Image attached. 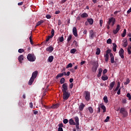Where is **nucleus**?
Wrapping results in <instances>:
<instances>
[{
	"label": "nucleus",
	"mask_w": 131,
	"mask_h": 131,
	"mask_svg": "<svg viewBox=\"0 0 131 131\" xmlns=\"http://www.w3.org/2000/svg\"><path fill=\"white\" fill-rule=\"evenodd\" d=\"M92 64L93 67L92 68V70L93 72H96V71H97V69H98V68L99 67V63H97L95 61H92Z\"/></svg>",
	"instance_id": "39448f33"
},
{
	"label": "nucleus",
	"mask_w": 131,
	"mask_h": 131,
	"mask_svg": "<svg viewBox=\"0 0 131 131\" xmlns=\"http://www.w3.org/2000/svg\"><path fill=\"white\" fill-rule=\"evenodd\" d=\"M89 111L90 112V113L92 114L94 112V110L93 109V107H92V106H90L88 107Z\"/></svg>",
	"instance_id": "473e14b6"
},
{
	"label": "nucleus",
	"mask_w": 131,
	"mask_h": 131,
	"mask_svg": "<svg viewBox=\"0 0 131 131\" xmlns=\"http://www.w3.org/2000/svg\"><path fill=\"white\" fill-rule=\"evenodd\" d=\"M106 43L108 45H111V43H112V40H111V38H109L107 40Z\"/></svg>",
	"instance_id": "ea45409f"
},
{
	"label": "nucleus",
	"mask_w": 131,
	"mask_h": 131,
	"mask_svg": "<svg viewBox=\"0 0 131 131\" xmlns=\"http://www.w3.org/2000/svg\"><path fill=\"white\" fill-rule=\"evenodd\" d=\"M103 101L104 103H105L106 104H107V103H109V100H108V97H107V96H105L103 97Z\"/></svg>",
	"instance_id": "b1692460"
},
{
	"label": "nucleus",
	"mask_w": 131,
	"mask_h": 131,
	"mask_svg": "<svg viewBox=\"0 0 131 131\" xmlns=\"http://www.w3.org/2000/svg\"><path fill=\"white\" fill-rule=\"evenodd\" d=\"M22 5H23V2L18 3V6H22Z\"/></svg>",
	"instance_id": "774afa93"
},
{
	"label": "nucleus",
	"mask_w": 131,
	"mask_h": 131,
	"mask_svg": "<svg viewBox=\"0 0 131 131\" xmlns=\"http://www.w3.org/2000/svg\"><path fill=\"white\" fill-rule=\"evenodd\" d=\"M105 61L106 62H108V60H109V54L104 55Z\"/></svg>",
	"instance_id": "2f4dec72"
},
{
	"label": "nucleus",
	"mask_w": 131,
	"mask_h": 131,
	"mask_svg": "<svg viewBox=\"0 0 131 131\" xmlns=\"http://www.w3.org/2000/svg\"><path fill=\"white\" fill-rule=\"evenodd\" d=\"M81 18H88L89 17V14L88 13L84 12L80 15Z\"/></svg>",
	"instance_id": "a211bd4d"
},
{
	"label": "nucleus",
	"mask_w": 131,
	"mask_h": 131,
	"mask_svg": "<svg viewBox=\"0 0 131 131\" xmlns=\"http://www.w3.org/2000/svg\"><path fill=\"white\" fill-rule=\"evenodd\" d=\"M111 62L112 64H113V63H114V57H111Z\"/></svg>",
	"instance_id": "864d4df0"
},
{
	"label": "nucleus",
	"mask_w": 131,
	"mask_h": 131,
	"mask_svg": "<svg viewBox=\"0 0 131 131\" xmlns=\"http://www.w3.org/2000/svg\"><path fill=\"white\" fill-rule=\"evenodd\" d=\"M54 60V56H50L48 58V61L50 62V63H52L53 62V60Z\"/></svg>",
	"instance_id": "c85d7f7f"
},
{
	"label": "nucleus",
	"mask_w": 131,
	"mask_h": 131,
	"mask_svg": "<svg viewBox=\"0 0 131 131\" xmlns=\"http://www.w3.org/2000/svg\"><path fill=\"white\" fill-rule=\"evenodd\" d=\"M102 72H103V69H102V68H100L99 69L98 74H97V77H101V75H102Z\"/></svg>",
	"instance_id": "aec40b11"
},
{
	"label": "nucleus",
	"mask_w": 131,
	"mask_h": 131,
	"mask_svg": "<svg viewBox=\"0 0 131 131\" xmlns=\"http://www.w3.org/2000/svg\"><path fill=\"white\" fill-rule=\"evenodd\" d=\"M115 23H116V19L113 17H112L108 18L107 24H108V25H111V26L113 27L115 25Z\"/></svg>",
	"instance_id": "7ed1b4c3"
},
{
	"label": "nucleus",
	"mask_w": 131,
	"mask_h": 131,
	"mask_svg": "<svg viewBox=\"0 0 131 131\" xmlns=\"http://www.w3.org/2000/svg\"><path fill=\"white\" fill-rule=\"evenodd\" d=\"M76 127L77 131H80V128H79V124H76Z\"/></svg>",
	"instance_id": "c03bdc74"
},
{
	"label": "nucleus",
	"mask_w": 131,
	"mask_h": 131,
	"mask_svg": "<svg viewBox=\"0 0 131 131\" xmlns=\"http://www.w3.org/2000/svg\"><path fill=\"white\" fill-rule=\"evenodd\" d=\"M24 49H19L18 50V53H20V54L22 53H24Z\"/></svg>",
	"instance_id": "603ef678"
},
{
	"label": "nucleus",
	"mask_w": 131,
	"mask_h": 131,
	"mask_svg": "<svg viewBox=\"0 0 131 131\" xmlns=\"http://www.w3.org/2000/svg\"><path fill=\"white\" fill-rule=\"evenodd\" d=\"M43 22H44V21L42 20H40V21H38L35 26V28H36V27H37V26H39V25H41V24H42V23H43Z\"/></svg>",
	"instance_id": "393cba45"
},
{
	"label": "nucleus",
	"mask_w": 131,
	"mask_h": 131,
	"mask_svg": "<svg viewBox=\"0 0 131 131\" xmlns=\"http://www.w3.org/2000/svg\"><path fill=\"white\" fill-rule=\"evenodd\" d=\"M101 79L102 80H104V81H105V80H108V76H102L101 77Z\"/></svg>",
	"instance_id": "c9c22d12"
},
{
	"label": "nucleus",
	"mask_w": 131,
	"mask_h": 131,
	"mask_svg": "<svg viewBox=\"0 0 131 131\" xmlns=\"http://www.w3.org/2000/svg\"><path fill=\"white\" fill-rule=\"evenodd\" d=\"M46 51L47 52H49L50 53H52V52L54 51V47H52V46H50L49 47H48L46 49Z\"/></svg>",
	"instance_id": "ddd939ff"
},
{
	"label": "nucleus",
	"mask_w": 131,
	"mask_h": 131,
	"mask_svg": "<svg viewBox=\"0 0 131 131\" xmlns=\"http://www.w3.org/2000/svg\"><path fill=\"white\" fill-rule=\"evenodd\" d=\"M124 42L123 43V46L124 48H126L127 47V39H124L123 40Z\"/></svg>",
	"instance_id": "bb28decb"
},
{
	"label": "nucleus",
	"mask_w": 131,
	"mask_h": 131,
	"mask_svg": "<svg viewBox=\"0 0 131 131\" xmlns=\"http://www.w3.org/2000/svg\"><path fill=\"white\" fill-rule=\"evenodd\" d=\"M89 36L91 39H94L95 36V33L93 30L90 31Z\"/></svg>",
	"instance_id": "9d476101"
},
{
	"label": "nucleus",
	"mask_w": 131,
	"mask_h": 131,
	"mask_svg": "<svg viewBox=\"0 0 131 131\" xmlns=\"http://www.w3.org/2000/svg\"><path fill=\"white\" fill-rule=\"evenodd\" d=\"M87 21L90 25H93V24H94V19H93V18H88Z\"/></svg>",
	"instance_id": "6ab92c4d"
},
{
	"label": "nucleus",
	"mask_w": 131,
	"mask_h": 131,
	"mask_svg": "<svg viewBox=\"0 0 131 131\" xmlns=\"http://www.w3.org/2000/svg\"><path fill=\"white\" fill-rule=\"evenodd\" d=\"M46 18L47 19H51L52 18V16L50 14H48L46 15Z\"/></svg>",
	"instance_id": "5fc2aeb1"
},
{
	"label": "nucleus",
	"mask_w": 131,
	"mask_h": 131,
	"mask_svg": "<svg viewBox=\"0 0 131 131\" xmlns=\"http://www.w3.org/2000/svg\"><path fill=\"white\" fill-rule=\"evenodd\" d=\"M38 74V71H35V72H33L31 77L35 79Z\"/></svg>",
	"instance_id": "f8f14e48"
},
{
	"label": "nucleus",
	"mask_w": 131,
	"mask_h": 131,
	"mask_svg": "<svg viewBox=\"0 0 131 131\" xmlns=\"http://www.w3.org/2000/svg\"><path fill=\"white\" fill-rule=\"evenodd\" d=\"M62 76H63V74L60 73V74H58L56 76V79H58V78H59L60 77H62Z\"/></svg>",
	"instance_id": "a19ab883"
},
{
	"label": "nucleus",
	"mask_w": 131,
	"mask_h": 131,
	"mask_svg": "<svg viewBox=\"0 0 131 131\" xmlns=\"http://www.w3.org/2000/svg\"><path fill=\"white\" fill-rule=\"evenodd\" d=\"M130 80L129 78H127L126 81L124 83V84H128V83L130 82Z\"/></svg>",
	"instance_id": "37998d69"
},
{
	"label": "nucleus",
	"mask_w": 131,
	"mask_h": 131,
	"mask_svg": "<svg viewBox=\"0 0 131 131\" xmlns=\"http://www.w3.org/2000/svg\"><path fill=\"white\" fill-rule=\"evenodd\" d=\"M109 119H110V117H106V118L104 120V122H108V121H109Z\"/></svg>",
	"instance_id": "8fccbe9b"
},
{
	"label": "nucleus",
	"mask_w": 131,
	"mask_h": 131,
	"mask_svg": "<svg viewBox=\"0 0 131 131\" xmlns=\"http://www.w3.org/2000/svg\"><path fill=\"white\" fill-rule=\"evenodd\" d=\"M18 61L20 62V63H22V61L24 60V56H23V55H20L18 57Z\"/></svg>",
	"instance_id": "f3484780"
},
{
	"label": "nucleus",
	"mask_w": 131,
	"mask_h": 131,
	"mask_svg": "<svg viewBox=\"0 0 131 131\" xmlns=\"http://www.w3.org/2000/svg\"><path fill=\"white\" fill-rule=\"evenodd\" d=\"M113 51L114 52H116V48H117V45H116L115 43H113Z\"/></svg>",
	"instance_id": "7c9ffc66"
},
{
	"label": "nucleus",
	"mask_w": 131,
	"mask_h": 131,
	"mask_svg": "<svg viewBox=\"0 0 131 131\" xmlns=\"http://www.w3.org/2000/svg\"><path fill=\"white\" fill-rule=\"evenodd\" d=\"M107 72V69H104L103 71V74H106V73Z\"/></svg>",
	"instance_id": "e2e57ef3"
},
{
	"label": "nucleus",
	"mask_w": 131,
	"mask_h": 131,
	"mask_svg": "<svg viewBox=\"0 0 131 131\" xmlns=\"http://www.w3.org/2000/svg\"><path fill=\"white\" fill-rule=\"evenodd\" d=\"M55 34V30L53 29L51 30V35L48 36L46 38V41H49L50 38H53Z\"/></svg>",
	"instance_id": "0eeeda50"
},
{
	"label": "nucleus",
	"mask_w": 131,
	"mask_h": 131,
	"mask_svg": "<svg viewBox=\"0 0 131 131\" xmlns=\"http://www.w3.org/2000/svg\"><path fill=\"white\" fill-rule=\"evenodd\" d=\"M68 84L67 83H64L62 85V92H63V96L62 98L63 100H68L69 97H70V93L68 92Z\"/></svg>",
	"instance_id": "f257e3e1"
},
{
	"label": "nucleus",
	"mask_w": 131,
	"mask_h": 131,
	"mask_svg": "<svg viewBox=\"0 0 131 131\" xmlns=\"http://www.w3.org/2000/svg\"><path fill=\"white\" fill-rule=\"evenodd\" d=\"M74 119L76 124H79V118H78V117H75Z\"/></svg>",
	"instance_id": "cd10ccee"
},
{
	"label": "nucleus",
	"mask_w": 131,
	"mask_h": 131,
	"mask_svg": "<svg viewBox=\"0 0 131 131\" xmlns=\"http://www.w3.org/2000/svg\"><path fill=\"white\" fill-rule=\"evenodd\" d=\"M69 88H70V89H72V88H73V83H71L70 84Z\"/></svg>",
	"instance_id": "680f3d73"
},
{
	"label": "nucleus",
	"mask_w": 131,
	"mask_h": 131,
	"mask_svg": "<svg viewBox=\"0 0 131 131\" xmlns=\"http://www.w3.org/2000/svg\"><path fill=\"white\" fill-rule=\"evenodd\" d=\"M100 53H101V50H100V49L99 48H97L96 54L100 55Z\"/></svg>",
	"instance_id": "72a5a7b5"
},
{
	"label": "nucleus",
	"mask_w": 131,
	"mask_h": 131,
	"mask_svg": "<svg viewBox=\"0 0 131 131\" xmlns=\"http://www.w3.org/2000/svg\"><path fill=\"white\" fill-rule=\"evenodd\" d=\"M124 53V50H123V49L122 48H121L119 51V55L122 59H123L124 58V55H123Z\"/></svg>",
	"instance_id": "6e6552de"
},
{
	"label": "nucleus",
	"mask_w": 131,
	"mask_h": 131,
	"mask_svg": "<svg viewBox=\"0 0 131 131\" xmlns=\"http://www.w3.org/2000/svg\"><path fill=\"white\" fill-rule=\"evenodd\" d=\"M63 123L59 124L58 131H63Z\"/></svg>",
	"instance_id": "2eb2a0df"
},
{
	"label": "nucleus",
	"mask_w": 131,
	"mask_h": 131,
	"mask_svg": "<svg viewBox=\"0 0 131 131\" xmlns=\"http://www.w3.org/2000/svg\"><path fill=\"white\" fill-rule=\"evenodd\" d=\"M123 103L124 104H126V99H123V101H122Z\"/></svg>",
	"instance_id": "338daca9"
},
{
	"label": "nucleus",
	"mask_w": 131,
	"mask_h": 131,
	"mask_svg": "<svg viewBox=\"0 0 131 131\" xmlns=\"http://www.w3.org/2000/svg\"><path fill=\"white\" fill-rule=\"evenodd\" d=\"M64 82H65V78H62L60 79V83L61 84H63V83H64Z\"/></svg>",
	"instance_id": "79ce46f5"
},
{
	"label": "nucleus",
	"mask_w": 131,
	"mask_h": 131,
	"mask_svg": "<svg viewBox=\"0 0 131 131\" xmlns=\"http://www.w3.org/2000/svg\"><path fill=\"white\" fill-rule=\"evenodd\" d=\"M120 113L122 115V117H123V118H125V117H127V116L128 115L127 111L125 110V108L124 107L121 108L120 110Z\"/></svg>",
	"instance_id": "f03ea898"
},
{
	"label": "nucleus",
	"mask_w": 131,
	"mask_h": 131,
	"mask_svg": "<svg viewBox=\"0 0 131 131\" xmlns=\"http://www.w3.org/2000/svg\"><path fill=\"white\" fill-rule=\"evenodd\" d=\"M120 30V25H117L116 30H114L113 31V32L114 34H117V33H118V31H119Z\"/></svg>",
	"instance_id": "1a4fd4ad"
},
{
	"label": "nucleus",
	"mask_w": 131,
	"mask_h": 131,
	"mask_svg": "<svg viewBox=\"0 0 131 131\" xmlns=\"http://www.w3.org/2000/svg\"><path fill=\"white\" fill-rule=\"evenodd\" d=\"M127 98H128V100H131V95L130 93H127L126 95Z\"/></svg>",
	"instance_id": "3c124183"
},
{
	"label": "nucleus",
	"mask_w": 131,
	"mask_h": 131,
	"mask_svg": "<svg viewBox=\"0 0 131 131\" xmlns=\"http://www.w3.org/2000/svg\"><path fill=\"white\" fill-rule=\"evenodd\" d=\"M127 52H128V54L129 55H130L131 54V51H130V49H129V48H127Z\"/></svg>",
	"instance_id": "052dcab7"
},
{
	"label": "nucleus",
	"mask_w": 131,
	"mask_h": 131,
	"mask_svg": "<svg viewBox=\"0 0 131 131\" xmlns=\"http://www.w3.org/2000/svg\"><path fill=\"white\" fill-rule=\"evenodd\" d=\"M76 127L77 131H80V128H79V124H76Z\"/></svg>",
	"instance_id": "a18cd8bd"
},
{
	"label": "nucleus",
	"mask_w": 131,
	"mask_h": 131,
	"mask_svg": "<svg viewBox=\"0 0 131 131\" xmlns=\"http://www.w3.org/2000/svg\"><path fill=\"white\" fill-rule=\"evenodd\" d=\"M27 59L30 62H34L36 60V57L34 54H29L27 56Z\"/></svg>",
	"instance_id": "20e7f679"
},
{
	"label": "nucleus",
	"mask_w": 131,
	"mask_h": 131,
	"mask_svg": "<svg viewBox=\"0 0 131 131\" xmlns=\"http://www.w3.org/2000/svg\"><path fill=\"white\" fill-rule=\"evenodd\" d=\"M70 125H75L76 123L74 122V120L73 119H70L69 121Z\"/></svg>",
	"instance_id": "dca6fc26"
},
{
	"label": "nucleus",
	"mask_w": 131,
	"mask_h": 131,
	"mask_svg": "<svg viewBox=\"0 0 131 131\" xmlns=\"http://www.w3.org/2000/svg\"><path fill=\"white\" fill-rule=\"evenodd\" d=\"M119 88H120V82H118L117 86L116 88V89L114 90V92H117V91H118L119 90Z\"/></svg>",
	"instance_id": "a878e982"
},
{
	"label": "nucleus",
	"mask_w": 131,
	"mask_h": 131,
	"mask_svg": "<svg viewBox=\"0 0 131 131\" xmlns=\"http://www.w3.org/2000/svg\"><path fill=\"white\" fill-rule=\"evenodd\" d=\"M85 107V105H84L83 103H81L80 105L79 106V110L80 111H82L83 110V108Z\"/></svg>",
	"instance_id": "4468645a"
},
{
	"label": "nucleus",
	"mask_w": 131,
	"mask_h": 131,
	"mask_svg": "<svg viewBox=\"0 0 131 131\" xmlns=\"http://www.w3.org/2000/svg\"><path fill=\"white\" fill-rule=\"evenodd\" d=\"M63 122L64 124H67V123H68V119H64L63 120Z\"/></svg>",
	"instance_id": "09e8293b"
},
{
	"label": "nucleus",
	"mask_w": 131,
	"mask_h": 131,
	"mask_svg": "<svg viewBox=\"0 0 131 131\" xmlns=\"http://www.w3.org/2000/svg\"><path fill=\"white\" fill-rule=\"evenodd\" d=\"M73 34L74 35L75 37H77L78 35L77 34V29H76V27H74L73 28Z\"/></svg>",
	"instance_id": "9b49d317"
},
{
	"label": "nucleus",
	"mask_w": 131,
	"mask_h": 131,
	"mask_svg": "<svg viewBox=\"0 0 131 131\" xmlns=\"http://www.w3.org/2000/svg\"><path fill=\"white\" fill-rule=\"evenodd\" d=\"M99 23H100V27H102V25L103 24V20L102 19H100Z\"/></svg>",
	"instance_id": "13d9d810"
},
{
	"label": "nucleus",
	"mask_w": 131,
	"mask_h": 131,
	"mask_svg": "<svg viewBox=\"0 0 131 131\" xmlns=\"http://www.w3.org/2000/svg\"><path fill=\"white\" fill-rule=\"evenodd\" d=\"M121 89H119L118 90V92L117 93V95H120V93H121Z\"/></svg>",
	"instance_id": "bf43d9fd"
},
{
	"label": "nucleus",
	"mask_w": 131,
	"mask_h": 131,
	"mask_svg": "<svg viewBox=\"0 0 131 131\" xmlns=\"http://www.w3.org/2000/svg\"><path fill=\"white\" fill-rule=\"evenodd\" d=\"M30 108H32L33 107V103H32V102L30 103Z\"/></svg>",
	"instance_id": "0e129e2a"
},
{
	"label": "nucleus",
	"mask_w": 131,
	"mask_h": 131,
	"mask_svg": "<svg viewBox=\"0 0 131 131\" xmlns=\"http://www.w3.org/2000/svg\"><path fill=\"white\" fill-rule=\"evenodd\" d=\"M72 38V35H70L67 39V41L68 42H69V41H70L71 40V39Z\"/></svg>",
	"instance_id": "49530a36"
},
{
	"label": "nucleus",
	"mask_w": 131,
	"mask_h": 131,
	"mask_svg": "<svg viewBox=\"0 0 131 131\" xmlns=\"http://www.w3.org/2000/svg\"><path fill=\"white\" fill-rule=\"evenodd\" d=\"M114 85H115V81L112 82L110 84V86H111V88H114Z\"/></svg>",
	"instance_id": "4c0bfd02"
},
{
	"label": "nucleus",
	"mask_w": 131,
	"mask_h": 131,
	"mask_svg": "<svg viewBox=\"0 0 131 131\" xmlns=\"http://www.w3.org/2000/svg\"><path fill=\"white\" fill-rule=\"evenodd\" d=\"M100 108H101V109H102L103 113H105V112H106V106H105V105L101 104Z\"/></svg>",
	"instance_id": "5701e85b"
},
{
	"label": "nucleus",
	"mask_w": 131,
	"mask_h": 131,
	"mask_svg": "<svg viewBox=\"0 0 131 131\" xmlns=\"http://www.w3.org/2000/svg\"><path fill=\"white\" fill-rule=\"evenodd\" d=\"M59 106H60V104H59V103H57L56 104L53 105L51 106V108H52V109H56V108H58Z\"/></svg>",
	"instance_id": "c756f323"
},
{
	"label": "nucleus",
	"mask_w": 131,
	"mask_h": 131,
	"mask_svg": "<svg viewBox=\"0 0 131 131\" xmlns=\"http://www.w3.org/2000/svg\"><path fill=\"white\" fill-rule=\"evenodd\" d=\"M73 43L74 45H75L76 48H77V47H78V43L76 40H74Z\"/></svg>",
	"instance_id": "de8ad7c7"
},
{
	"label": "nucleus",
	"mask_w": 131,
	"mask_h": 131,
	"mask_svg": "<svg viewBox=\"0 0 131 131\" xmlns=\"http://www.w3.org/2000/svg\"><path fill=\"white\" fill-rule=\"evenodd\" d=\"M33 81H34V78H32V77H31L29 81L28 84L29 85H32V83H33Z\"/></svg>",
	"instance_id": "412c9836"
},
{
	"label": "nucleus",
	"mask_w": 131,
	"mask_h": 131,
	"mask_svg": "<svg viewBox=\"0 0 131 131\" xmlns=\"http://www.w3.org/2000/svg\"><path fill=\"white\" fill-rule=\"evenodd\" d=\"M33 111L34 114L35 115H36V114H38V111H37L33 110Z\"/></svg>",
	"instance_id": "4d7b16f0"
},
{
	"label": "nucleus",
	"mask_w": 131,
	"mask_h": 131,
	"mask_svg": "<svg viewBox=\"0 0 131 131\" xmlns=\"http://www.w3.org/2000/svg\"><path fill=\"white\" fill-rule=\"evenodd\" d=\"M126 34V29H124L123 32L122 34V37H125Z\"/></svg>",
	"instance_id": "f704fd0d"
},
{
	"label": "nucleus",
	"mask_w": 131,
	"mask_h": 131,
	"mask_svg": "<svg viewBox=\"0 0 131 131\" xmlns=\"http://www.w3.org/2000/svg\"><path fill=\"white\" fill-rule=\"evenodd\" d=\"M57 41H59L60 42H63L64 41V37L62 35L61 37H58L57 39Z\"/></svg>",
	"instance_id": "4be33fe9"
},
{
	"label": "nucleus",
	"mask_w": 131,
	"mask_h": 131,
	"mask_svg": "<svg viewBox=\"0 0 131 131\" xmlns=\"http://www.w3.org/2000/svg\"><path fill=\"white\" fill-rule=\"evenodd\" d=\"M108 54H111V50H110V49H108L106 51V54L108 55Z\"/></svg>",
	"instance_id": "6e6d98bb"
},
{
	"label": "nucleus",
	"mask_w": 131,
	"mask_h": 131,
	"mask_svg": "<svg viewBox=\"0 0 131 131\" xmlns=\"http://www.w3.org/2000/svg\"><path fill=\"white\" fill-rule=\"evenodd\" d=\"M85 95V99L86 101H90V99L91 98V93L89 91H85L84 92Z\"/></svg>",
	"instance_id": "423d86ee"
},
{
	"label": "nucleus",
	"mask_w": 131,
	"mask_h": 131,
	"mask_svg": "<svg viewBox=\"0 0 131 131\" xmlns=\"http://www.w3.org/2000/svg\"><path fill=\"white\" fill-rule=\"evenodd\" d=\"M77 50H76V49H71L70 51V53L71 54H75V52H76Z\"/></svg>",
	"instance_id": "58836bf2"
},
{
	"label": "nucleus",
	"mask_w": 131,
	"mask_h": 131,
	"mask_svg": "<svg viewBox=\"0 0 131 131\" xmlns=\"http://www.w3.org/2000/svg\"><path fill=\"white\" fill-rule=\"evenodd\" d=\"M83 64H85V61H82L80 62V65H83Z\"/></svg>",
	"instance_id": "69168bd1"
},
{
	"label": "nucleus",
	"mask_w": 131,
	"mask_h": 131,
	"mask_svg": "<svg viewBox=\"0 0 131 131\" xmlns=\"http://www.w3.org/2000/svg\"><path fill=\"white\" fill-rule=\"evenodd\" d=\"M73 66L72 65V63H69V64L67 66L66 69H68V68H72V67H73Z\"/></svg>",
	"instance_id": "e433bc0d"
}]
</instances>
